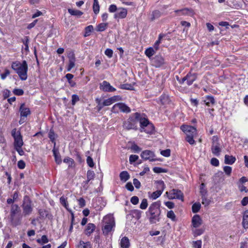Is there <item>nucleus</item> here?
Wrapping results in <instances>:
<instances>
[{"mask_svg": "<svg viewBox=\"0 0 248 248\" xmlns=\"http://www.w3.org/2000/svg\"><path fill=\"white\" fill-rule=\"evenodd\" d=\"M68 11L70 15L77 16L78 17H79L83 15V12L78 10L68 9Z\"/></svg>", "mask_w": 248, "mask_h": 248, "instance_id": "obj_29", "label": "nucleus"}, {"mask_svg": "<svg viewBox=\"0 0 248 248\" xmlns=\"http://www.w3.org/2000/svg\"><path fill=\"white\" fill-rule=\"evenodd\" d=\"M220 152V149L219 147V144L217 143L215 145H212V152L216 155H218Z\"/></svg>", "mask_w": 248, "mask_h": 248, "instance_id": "obj_31", "label": "nucleus"}, {"mask_svg": "<svg viewBox=\"0 0 248 248\" xmlns=\"http://www.w3.org/2000/svg\"><path fill=\"white\" fill-rule=\"evenodd\" d=\"M139 199L137 196H134L131 198L130 202L134 205H136L139 203Z\"/></svg>", "mask_w": 248, "mask_h": 248, "instance_id": "obj_54", "label": "nucleus"}, {"mask_svg": "<svg viewBox=\"0 0 248 248\" xmlns=\"http://www.w3.org/2000/svg\"><path fill=\"white\" fill-rule=\"evenodd\" d=\"M112 111L114 113H118L121 111L125 113L130 112V108L125 104L119 103L115 104L112 108Z\"/></svg>", "mask_w": 248, "mask_h": 248, "instance_id": "obj_7", "label": "nucleus"}, {"mask_svg": "<svg viewBox=\"0 0 248 248\" xmlns=\"http://www.w3.org/2000/svg\"><path fill=\"white\" fill-rule=\"evenodd\" d=\"M13 93L17 95H22L24 93V91L22 89H15L13 91Z\"/></svg>", "mask_w": 248, "mask_h": 248, "instance_id": "obj_56", "label": "nucleus"}, {"mask_svg": "<svg viewBox=\"0 0 248 248\" xmlns=\"http://www.w3.org/2000/svg\"><path fill=\"white\" fill-rule=\"evenodd\" d=\"M236 160L234 156L232 155H225V163L226 164H232Z\"/></svg>", "mask_w": 248, "mask_h": 248, "instance_id": "obj_27", "label": "nucleus"}, {"mask_svg": "<svg viewBox=\"0 0 248 248\" xmlns=\"http://www.w3.org/2000/svg\"><path fill=\"white\" fill-rule=\"evenodd\" d=\"M87 163L90 167H93L94 166V163L92 158L90 156H88L87 158Z\"/></svg>", "mask_w": 248, "mask_h": 248, "instance_id": "obj_59", "label": "nucleus"}, {"mask_svg": "<svg viewBox=\"0 0 248 248\" xmlns=\"http://www.w3.org/2000/svg\"><path fill=\"white\" fill-rule=\"evenodd\" d=\"M161 16V13L160 11L158 10H155L153 11L151 14V20L152 21H154L155 19L158 18Z\"/></svg>", "mask_w": 248, "mask_h": 248, "instance_id": "obj_35", "label": "nucleus"}, {"mask_svg": "<svg viewBox=\"0 0 248 248\" xmlns=\"http://www.w3.org/2000/svg\"><path fill=\"white\" fill-rule=\"evenodd\" d=\"M181 129L188 136H196L197 135V129L193 126L183 125L181 126Z\"/></svg>", "mask_w": 248, "mask_h": 248, "instance_id": "obj_9", "label": "nucleus"}, {"mask_svg": "<svg viewBox=\"0 0 248 248\" xmlns=\"http://www.w3.org/2000/svg\"><path fill=\"white\" fill-rule=\"evenodd\" d=\"M211 163L214 166H218L219 165V161L216 158H213L211 160Z\"/></svg>", "mask_w": 248, "mask_h": 248, "instance_id": "obj_61", "label": "nucleus"}, {"mask_svg": "<svg viewBox=\"0 0 248 248\" xmlns=\"http://www.w3.org/2000/svg\"><path fill=\"white\" fill-rule=\"evenodd\" d=\"M53 152L54 156L55 157V159L56 162L58 164H61L62 162V159L61 158V156L59 155V153L54 149L53 150Z\"/></svg>", "mask_w": 248, "mask_h": 248, "instance_id": "obj_36", "label": "nucleus"}, {"mask_svg": "<svg viewBox=\"0 0 248 248\" xmlns=\"http://www.w3.org/2000/svg\"><path fill=\"white\" fill-rule=\"evenodd\" d=\"M11 135L14 139V147H22L23 145V141L20 132L14 128L12 130Z\"/></svg>", "mask_w": 248, "mask_h": 248, "instance_id": "obj_5", "label": "nucleus"}, {"mask_svg": "<svg viewBox=\"0 0 248 248\" xmlns=\"http://www.w3.org/2000/svg\"><path fill=\"white\" fill-rule=\"evenodd\" d=\"M167 217L168 218H170L172 221H175L176 216L172 210L169 211L167 214Z\"/></svg>", "mask_w": 248, "mask_h": 248, "instance_id": "obj_41", "label": "nucleus"}, {"mask_svg": "<svg viewBox=\"0 0 248 248\" xmlns=\"http://www.w3.org/2000/svg\"><path fill=\"white\" fill-rule=\"evenodd\" d=\"M100 89L106 92H113L116 90L114 88L106 81H104L100 84Z\"/></svg>", "mask_w": 248, "mask_h": 248, "instance_id": "obj_17", "label": "nucleus"}, {"mask_svg": "<svg viewBox=\"0 0 248 248\" xmlns=\"http://www.w3.org/2000/svg\"><path fill=\"white\" fill-rule=\"evenodd\" d=\"M202 240L193 241L192 244L193 248H202Z\"/></svg>", "mask_w": 248, "mask_h": 248, "instance_id": "obj_46", "label": "nucleus"}, {"mask_svg": "<svg viewBox=\"0 0 248 248\" xmlns=\"http://www.w3.org/2000/svg\"><path fill=\"white\" fill-rule=\"evenodd\" d=\"M140 156L141 158L144 160H149L150 161L155 160V159L154 158L155 157V154L154 152L150 150H147L143 151L141 153Z\"/></svg>", "mask_w": 248, "mask_h": 248, "instance_id": "obj_14", "label": "nucleus"}, {"mask_svg": "<svg viewBox=\"0 0 248 248\" xmlns=\"http://www.w3.org/2000/svg\"><path fill=\"white\" fill-rule=\"evenodd\" d=\"M201 208V204L200 203H195L192 207L193 213L198 212Z\"/></svg>", "mask_w": 248, "mask_h": 248, "instance_id": "obj_42", "label": "nucleus"}, {"mask_svg": "<svg viewBox=\"0 0 248 248\" xmlns=\"http://www.w3.org/2000/svg\"><path fill=\"white\" fill-rule=\"evenodd\" d=\"M161 154L165 157H169L170 155V149H166L161 151Z\"/></svg>", "mask_w": 248, "mask_h": 248, "instance_id": "obj_53", "label": "nucleus"}, {"mask_svg": "<svg viewBox=\"0 0 248 248\" xmlns=\"http://www.w3.org/2000/svg\"><path fill=\"white\" fill-rule=\"evenodd\" d=\"M160 206L161 202L159 201L154 202L150 205L146 213L151 223L155 224L160 221L161 213Z\"/></svg>", "mask_w": 248, "mask_h": 248, "instance_id": "obj_1", "label": "nucleus"}, {"mask_svg": "<svg viewBox=\"0 0 248 248\" xmlns=\"http://www.w3.org/2000/svg\"><path fill=\"white\" fill-rule=\"evenodd\" d=\"M103 232L105 234H108L115 226L114 217L110 215H108L103 218Z\"/></svg>", "mask_w": 248, "mask_h": 248, "instance_id": "obj_3", "label": "nucleus"}, {"mask_svg": "<svg viewBox=\"0 0 248 248\" xmlns=\"http://www.w3.org/2000/svg\"><path fill=\"white\" fill-rule=\"evenodd\" d=\"M127 14V11L126 9L124 8H120L118 11L114 15V17L116 19L124 18Z\"/></svg>", "mask_w": 248, "mask_h": 248, "instance_id": "obj_15", "label": "nucleus"}, {"mask_svg": "<svg viewBox=\"0 0 248 248\" xmlns=\"http://www.w3.org/2000/svg\"><path fill=\"white\" fill-rule=\"evenodd\" d=\"M19 111L20 112L21 117H27V116L29 115L31 113L29 108H26L24 104H22L21 105Z\"/></svg>", "mask_w": 248, "mask_h": 248, "instance_id": "obj_18", "label": "nucleus"}, {"mask_svg": "<svg viewBox=\"0 0 248 248\" xmlns=\"http://www.w3.org/2000/svg\"><path fill=\"white\" fill-rule=\"evenodd\" d=\"M120 178L122 181L125 182L130 178L129 173L126 171H123L120 174Z\"/></svg>", "mask_w": 248, "mask_h": 248, "instance_id": "obj_28", "label": "nucleus"}, {"mask_svg": "<svg viewBox=\"0 0 248 248\" xmlns=\"http://www.w3.org/2000/svg\"><path fill=\"white\" fill-rule=\"evenodd\" d=\"M151 62L155 67H159L165 63V60L162 56L157 55L151 60Z\"/></svg>", "mask_w": 248, "mask_h": 248, "instance_id": "obj_12", "label": "nucleus"}, {"mask_svg": "<svg viewBox=\"0 0 248 248\" xmlns=\"http://www.w3.org/2000/svg\"><path fill=\"white\" fill-rule=\"evenodd\" d=\"M36 241L37 243L43 245L47 243L48 242V239L46 235H44L42 236L41 239H38Z\"/></svg>", "mask_w": 248, "mask_h": 248, "instance_id": "obj_40", "label": "nucleus"}, {"mask_svg": "<svg viewBox=\"0 0 248 248\" xmlns=\"http://www.w3.org/2000/svg\"><path fill=\"white\" fill-rule=\"evenodd\" d=\"M10 71L9 70L5 69L4 72L0 75L1 78L2 79H4L6 77L10 75Z\"/></svg>", "mask_w": 248, "mask_h": 248, "instance_id": "obj_60", "label": "nucleus"}, {"mask_svg": "<svg viewBox=\"0 0 248 248\" xmlns=\"http://www.w3.org/2000/svg\"><path fill=\"white\" fill-rule=\"evenodd\" d=\"M68 64L67 67V71L69 72L75 66L76 58L74 52H70L68 54Z\"/></svg>", "mask_w": 248, "mask_h": 248, "instance_id": "obj_13", "label": "nucleus"}, {"mask_svg": "<svg viewBox=\"0 0 248 248\" xmlns=\"http://www.w3.org/2000/svg\"><path fill=\"white\" fill-rule=\"evenodd\" d=\"M63 162L65 163H67L69 167L72 166L74 163V160L71 158L69 157H66L63 159Z\"/></svg>", "mask_w": 248, "mask_h": 248, "instance_id": "obj_44", "label": "nucleus"}, {"mask_svg": "<svg viewBox=\"0 0 248 248\" xmlns=\"http://www.w3.org/2000/svg\"><path fill=\"white\" fill-rule=\"evenodd\" d=\"M77 248H92V247L90 242L80 240L77 246Z\"/></svg>", "mask_w": 248, "mask_h": 248, "instance_id": "obj_26", "label": "nucleus"}, {"mask_svg": "<svg viewBox=\"0 0 248 248\" xmlns=\"http://www.w3.org/2000/svg\"><path fill=\"white\" fill-rule=\"evenodd\" d=\"M202 223V220L200 216L194 215L192 219V224L194 228L199 227Z\"/></svg>", "mask_w": 248, "mask_h": 248, "instance_id": "obj_16", "label": "nucleus"}, {"mask_svg": "<svg viewBox=\"0 0 248 248\" xmlns=\"http://www.w3.org/2000/svg\"><path fill=\"white\" fill-rule=\"evenodd\" d=\"M20 211V208L17 204H13L11 206L10 214V220L12 224L16 226L20 224V219L16 217Z\"/></svg>", "mask_w": 248, "mask_h": 248, "instance_id": "obj_4", "label": "nucleus"}, {"mask_svg": "<svg viewBox=\"0 0 248 248\" xmlns=\"http://www.w3.org/2000/svg\"><path fill=\"white\" fill-rule=\"evenodd\" d=\"M153 171L155 173L166 172V170L160 167H155L153 168Z\"/></svg>", "mask_w": 248, "mask_h": 248, "instance_id": "obj_52", "label": "nucleus"}, {"mask_svg": "<svg viewBox=\"0 0 248 248\" xmlns=\"http://www.w3.org/2000/svg\"><path fill=\"white\" fill-rule=\"evenodd\" d=\"M164 37V35L160 34L158 36V40L155 42L154 45V47L155 50H157L159 48V46L161 43L162 38Z\"/></svg>", "mask_w": 248, "mask_h": 248, "instance_id": "obj_39", "label": "nucleus"}, {"mask_svg": "<svg viewBox=\"0 0 248 248\" xmlns=\"http://www.w3.org/2000/svg\"><path fill=\"white\" fill-rule=\"evenodd\" d=\"M242 225L245 229L248 228V210H246L244 212Z\"/></svg>", "mask_w": 248, "mask_h": 248, "instance_id": "obj_25", "label": "nucleus"}, {"mask_svg": "<svg viewBox=\"0 0 248 248\" xmlns=\"http://www.w3.org/2000/svg\"><path fill=\"white\" fill-rule=\"evenodd\" d=\"M186 83L188 85H191L196 79V75L195 74H188L186 75Z\"/></svg>", "mask_w": 248, "mask_h": 248, "instance_id": "obj_24", "label": "nucleus"}, {"mask_svg": "<svg viewBox=\"0 0 248 248\" xmlns=\"http://www.w3.org/2000/svg\"><path fill=\"white\" fill-rule=\"evenodd\" d=\"M95 173L93 170H88L87 172V180L85 182L86 184H88L91 180L94 178Z\"/></svg>", "mask_w": 248, "mask_h": 248, "instance_id": "obj_32", "label": "nucleus"}, {"mask_svg": "<svg viewBox=\"0 0 248 248\" xmlns=\"http://www.w3.org/2000/svg\"><path fill=\"white\" fill-rule=\"evenodd\" d=\"M11 67L18 74L21 80L27 79L28 67L26 61H23L21 63L18 62H14L12 63Z\"/></svg>", "mask_w": 248, "mask_h": 248, "instance_id": "obj_2", "label": "nucleus"}, {"mask_svg": "<svg viewBox=\"0 0 248 248\" xmlns=\"http://www.w3.org/2000/svg\"><path fill=\"white\" fill-rule=\"evenodd\" d=\"M17 166L20 169H23L25 167V163L23 160H19L17 163Z\"/></svg>", "mask_w": 248, "mask_h": 248, "instance_id": "obj_62", "label": "nucleus"}, {"mask_svg": "<svg viewBox=\"0 0 248 248\" xmlns=\"http://www.w3.org/2000/svg\"><path fill=\"white\" fill-rule=\"evenodd\" d=\"M124 128L128 130L134 129L136 127L135 125V120L134 121L132 119H128L127 121L124 122Z\"/></svg>", "mask_w": 248, "mask_h": 248, "instance_id": "obj_19", "label": "nucleus"}, {"mask_svg": "<svg viewBox=\"0 0 248 248\" xmlns=\"http://www.w3.org/2000/svg\"><path fill=\"white\" fill-rule=\"evenodd\" d=\"M157 183L159 185V189L153 192H148V197L153 200H155L159 197L162 194L165 188V184L162 181H158Z\"/></svg>", "mask_w": 248, "mask_h": 248, "instance_id": "obj_6", "label": "nucleus"}, {"mask_svg": "<svg viewBox=\"0 0 248 248\" xmlns=\"http://www.w3.org/2000/svg\"><path fill=\"white\" fill-rule=\"evenodd\" d=\"M95 226L93 223H89L85 231V234L87 235H90L94 231Z\"/></svg>", "mask_w": 248, "mask_h": 248, "instance_id": "obj_23", "label": "nucleus"}, {"mask_svg": "<svg viewBox=\"0 0 248 248\" xmlns=\"http://www.w3.org/2000/svg\"><path fill=\"white\" fill-rule=\"evenodd\" d=\"M154 131V126L152 124L148 125L146 127L143 129V132L147 134H152L153 133Z\"/></svg>", "mask_w": 248, "mask_h": 248, "instance_id": "obj_34", "label": "nucleus"}, {"mask_svg": "<svg viewBox=\"0 0 248 248\" xmlns=\"http://www.w3.org/2000/svg\"><path fill=\"white\" fill-rule=\"evenodd\" d=\"M93 10L96 15L98 14L99 12L100 6L98 0H93Z\"/></svg>", "mask_w": 248, "mask_h": 248, "instance_id": "obj_33", "label": "nucleus"}, {"mask_svg": "<svg viewBox=\"0 0 248 248\" xmlns=\"http://www.w3.org/2000/svg\"><path fill=\"white\" fill-rule=\"evenodd\" d=\"M205 229L201 228L200 229H195L192 230L194 236H197L202 234L204 232Z\"/></svg>", "mask_w": 248, "mask_h": 248, "instance_id": "obj_37", "label": "nucleus"}, {"mask_svg": "<svg viewBox=\"0 0 248 248\" xmlns=\"http://www.w3.org/2000/svg\"><path fill=\"white\" fill-rule=\"evenodd\" d=\"M168 198L169 199H177L183 201V194L179 190L173 189L169 192Z\"/></svg>", "mask_w": 248, "mask_h": 248, "instance_id": "obj_10", "label": "nucleus"}, {"mask_svg": "<svg viewBox=\"0 0 248 248\" xmlns=\"http://www.w3.org/2000/svg\"><path fill=\"white\" fill-rule=\"evenodd\" d=\"M155 51L153 47H150L145 50V54L148 58H150L155 54Z\"/></svg>", "mask_w": 248, "mask_h": 248, "instance_id": "obj_30", "label": "nucleus"}, {"mask_svg": "<svg viewBox=\"0 0 248 248\" xmlns=\"http://www.w3.org/2000/svg\"><path fill=\"white\" fill-rule=\"evenodd\" d=\"M202 203L205 206H207L209 204L210 201L205 197L202 196Z\"/></svg>", "mask_w": 248, "mask_h": 248, "instance_id": "obj_63", "label": "nucleus"}, {"mask_svg": "<svg viewBox=\"0 0 248 248\" xmlns=\"http://www.w3.org/2000/svg\"><path fill=\"white\" fill-rule=\"evenodd\" d=\"M22 208L25 216L30 215L33 210L31 201L30 200L24 201L22 205Z\"/></svg>", "mask_w": 248, "mask_h": 248, "instance_id": "obj_11", "label": "nucleus"}, {"mask_svg": "<svg viewBox=\"0 0 248 248\" xmlns=\"http://www.w3.org/2000/svg\"><path fill=\"white\" fill-rule=\"evenodd\" d=\"M139 158V156L137 155H132L129 157V162L130 164L136 161Z\"/></svg>", "mask_w": 248, "mask_h": 248, "instance_id": "obj_51", "label": "nucleus"}, {"mask_svg": "<svg viewBox=\"0 0 248 248\" xmlns=\"http://www.w3.org/2000/svg\"><path fill=\"white\" fill-rule=\"evenodd\" d=\"M223 170L227 175L230 176L232 172V167L226 166L224 167Z\"/></svg>", "mask_w": 248, "mask_h": 248, "instance_id": "obj_50", "label": "nucleus"}, {"mask_svg": "<svg viewBox=\"0 0 248 248\" xmlns=\"http://www.w3.org/2000/svg\"><path fill=\"white\" fill-rule=\"evenodd\" d=\"M175 13H178L179 16L188 15L192 16L193 15V12L191 10L185 8L182 10H176Z\"/></svg>", "mask_w": 248, "mask_h": 248, "instance_id": "obj_20", "label": "nucleus"}, {"mask_svg": "<svg viewBox=\"0 0 248 248\" xmlns=\"http://www.w3.org/2000/svg\"><path fill=\"white\" fill-rule=\"evenodd\" d=\"M195 136H188L186 138V140L190 144L193 145L195 143V140H194V137Z\"/></svg>", "mask_w": 248, "mask_h": 248, "instance_id": "obj_48", "label": "nucleus"}, {"mask_svg": "<svg viewBox=\"0 0 248 248\" xmlns=\"http://www.w3.org/2000/svg\"><path fill=\"white\" fill-rule=\"evenodd\" d=\"M120 246L121 248H129L130 243L128 238L126 237H123L121 240Z\"/></svg>", "mask_w": 248, "mask_h": 248, "instance_id": "obj_22", "label": "nucleus"}, {"mask_svg": "<svg viewBox=\"0 0 248 248\" xmlns=\"http://www.w3.org/2000/svg\"><path fill=\"white\" fill-rule=\"evenodd\" d=\"M107 26L108 23H100L97 26L96 30L97 31H103L106 30Z\"/></svg>", "mask_w": 248, "mask_h": 248, "instance_id": "obj_38", "label": "nucleus"}, {"mask_svg": "<svg viewBox=\"0 0 248 248\" xmlns=\"http://www.w3.org/2000/svg\"><path fill=\"white\" fill-rule=\"evenodd\" d=\"M60 202L61 203L66 209L68 210V204L67 203L66 199L64 197H61L60 198Z\"/></svg>", "mask_w": 248, "mask_h": 248, "instance_id": "obj_45", "label": "nucleus"}, {"mask_svg": "<svg viewBox=\"0 0 248 248\" xmlns=\"http://www.w3.org/2000/svg\"><path fill=\"white\" fill-rule=\"evenodd\" d=\"M148 206V202L146 199H143L140 204V207L141 209H145Z\"/></svg>", "mask_w": 248, "mask_h": 248, "instance_id": "obj_43", "label": "nucleus"}, {"mask_svg": "<svg viewBox=\"0 0 248 248\" xmlns=\"http://www.w3.org/2000/svg\"><path fill=\"white\" fill-rule=\"evenodd\" d=\"M203 101L205 104L208 107L212 106L215 103L214 97L209 95L205 96Z\"/></svg>", "mask_w": 248, "mask_h": 248, "instance_id": "obj_21", "label": "nucleus"}, {"mask_svg": "<svg viewBox=\"0 0 248 248\" xmlns=\"http://www.w3.org/2000/svg\"><path fill=\"white\" fill-rule=\"evenodd\" d=\"M22 42L23 43V44L25 45V49L26 50H29V46H28V44H29V37L28 36H25L23 39H22Z\"/></svg>", "mask_w": 248, "mask_h": 248, "instance_id": "obj_49", "label": "nucleus"}, {"mask_svg": "<svg viewBox=\"0 0 248 248\" xmlns=\"http://www.w3.org/2000/svg\"><path fill=\"white\" fill-rule=\"evenodd\" d=\"M135 120L139 121L140 123V132H143V129L144 128L146 127L148 125L150 124L151 123H149L147 119L144 117H142L140 113H136L135 114Z\"/></svg>", "mask_w": 248, "mask_h": 248, "instance_id": "obj_8", "label": "nucleus"}, {"mask_svg": "<svg viewBox=\"0 0 248 248\" xmlns=\"http://www.w3.org/2000/svg\"><path fill=\"white\" fill-rule=\"evenodd\" d=\"M133 184L136 188H139L141 186L140 182L135 178L133 180Z\"/></svg>", "mask_w": 248, "mask_h": 248, "instance_id": "obj_64", "label": "nucleus"}, {"mask_svg": "<svg viewBox=\"0 0 248 248\" xmlns=\"http://www.w3.org/2000/svg\"><path fill=\"white\" fill-rule=\"evenodd\" d=\"M117 10V7L115 4H111L108 8V11L110 13L115 12Z\"/></svg>", "mask_w": 248, "mask_h": 248, "instance_id": "obj_57", "label": "nucleus"}, {"mask_svg": "<svg viewBox=\"0 0 248 248\" xmlns=\"http://www.w3.org/2000/svg\"><path fill=\"white\" fill-rule=\"evenodd\" d=\"M79 100V97L76 94H73L72 96V104L74 105L76 102Z\"/></svg>", "mask_w": 248, "mask_h": 248, "instance_id": "obj_55", "label": "nucleus"}, {"mask_svg": "<svg viewBox=\"0 0 248 248\" xmlns=\"http://www.w3.org/2000/svg\"><path fill=\"white\" fill-rule=\"evenodd\" d=\"M195 136H188L186 138V140L190 144L193 145L195 143V140H194V137Z\"/></svg>", "mask_w": 248, "mask_h": 248, "instance_id": "obj_47", "label": "nucleus"}, {"mask_svg": "<svg viewBox=\"0 0 248 248\" xmlns=\"http://www.w3.org/2000/svg\"><path fill=\"white\" fill-rule=\"evenodd\" d=\"M105 54L106 55L108 58H111L113 55V51L112 49L109 48H107L105 51Z\"/></svg>", "mask_w": 248, "mask_h": 248, "instance_id": "obj_58", "label": "nucleus"}]
</instances>
